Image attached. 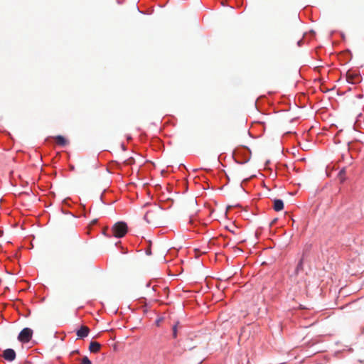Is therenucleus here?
Listing matches in <instances>:
<instances>
[{
  "label": "nucleus",
  "mask_w": 364,
  "mask_h": 364,
  "mask_svg": "<svg viewBox=\"0 0 364 364\" xmlns=\"http://www.w3.org/2000/svg\"><path fill=\"white\" fill-rule=\"evenodd\" d=\"M346 80L351 84H357L361 81V76L355 70H348L346 73Z\"/></svg>",
  "instance_id": "4"
},
{
  "label": "nucleus",
  "mask_w": 364,
  "mask_h": 364,
  "mask_svg": "<svg viewBox=\"0 0 364 364\" xmlns=\"http://www.w3.org/2000/svg\"><path fill=\"white\" fill-rule=\"evenodd\" d=\"M90 328L86 326H82L76 332L78 338H84L88 336Z\"/></svg>",
  "instance_id": "6"
},
{
  "label": "nucleus",
  "mask_w": 364,
  "mask_h": 364,
  "mask_svg": "<svg viewBox=\"0 0 364 364\" xmlns=\"http://www.w3.org/2000/svg\"><path fill=\"white\" fill-rule=\"evenodd\" d=\"M344 173H345V170H344V169H342V170L340 171V173H339V174H340L341 176L342 174H344Z\"/></svg>",
  "instance_id": "13"
},
{
  "label": "nucleus",
  "mask_w": 364,
  "mask_h": 364,
  "mask_svg": "<svg viewBox=\"0 0 364 364\" xmlns=\"http://www.w3.org/2000/svg\"><path fill=\"white\" fill-rule=\"evenodd\" d=\"M33 331L29 328H24L18 334V339L22 343H28L31 340Z\"/></svg>",
  "instance_id": "3"
},
{
  "label": "nucleus",
  "mask_w": 364,
  "mask_h": 364,
  "mask_svg": "<svg viewBox=\"0 0 364 364\" xmlns=\"http://www.w3.org/2000/svg\"><path fill=\"white\" fill-rule=\"evenodd\" d=\"M127 231V224L123 221L116 223L112 228V235L117 238L123 237Z\"/></svg>",
  "instance_id": "2"
},
{
  "label": "nucleus",
  "mask_w": 364,
  "mask_h": 364,
  "mask_svg": "<svg viewBox=\"0 0 364 364\" xmlns=\"http://www.w3.org/2000/svg\"><path fill=\"white\" fill-rule=\"evenodd\" d=\"M54 139L56 143L61 146H65L68 144V140L61 135H58L55 136Z\"/></svg>",
  "instance_id": "8"
},
{
  "label": "nucleus",
  "mask_w": 364,
  "mask_h": 364,
  "mask_svg": "<svg viewBox=\"0 0 364 364\" xmlns=\"http://www.w3.org/2000/svg\"><path fill=\"white\" fill-rule=\"evenodd\" d=\"M80 364H92V362L90 361V360L87 356H84L82 358Z\"/></svg>",
  "instance_id": "12"
},
{
  "label": "nucleus",
  "mask_w": 364,
  "mask_h": 364,
  "mask_svg": "<svg viewBox=\"0 0 364 364\" xmlns=\"http://www.w3.org/2000/svg\"><path fill=\"white\" fill-rule=\"evenodd\" d=\"M274 210L275 211H280L284 208V203L280 199H276L274 200Z\"/></svg>",
  "instance_id": "9"
},
{
  "label": "nucleus",
  "mask_w": 364,
  "mask_h": 364,
  "mask_svg": "<svg viewBox=\"0 0 364 364\" xmlns=\"http://www.w3.org/2000/svg\"><path fill=\"white\" fill-rule=\"evenodd\" d=\"M304 270V258H301L299 262H298L295 271H294V275L297 276L300 272H302Z\"/></svg>",
  "instance_id": "10"
},
{
  "label": "nucleus",
  "mask_w": 364,
  "mask_h": 364,
  "mask_svg": "<svg viewBox=\"0 0 364 364\" xmlns=\"http://www.w3.org/2000/svg\"><path fill=\"white\" fill-rule=\"evenodd\" d=\"M181 327L180 326V323L178 321H177L173 326L172 328V330H173V337L174 338H176L177 337V330L178 328Z\"/></svg>",
  "instance_id": "11"
},
{
  "label": "nucleus",
  "mask_w": 364,
  "mask_h": 364,
  "mask_svg": "<svg viewBox=\"0 0 364 364\" xmlns=\"http://www.w3.org/2000/svg\"><path fill=\"white\" fill-rule=\"evenodd\" d=\"M144 220L147 223L154 226H159L162 224V210L159 207L150 208L144 215Z\"/></svg>",
  "instance_id": "1"
},
{
  "label": "nucleus",
  "mask_w": 364,
  "mask_h": 364,
  "mask_svg": "<svg viewBox=\"0 0 364 364\" xmlns=\"http://www.w3.org/2000/svg\"><path fill=\"white\" fill-rule=\"evenodd\" d=\"M2 356L5 360L11 362L15 360L16 352L11 348H8L4 350Z\"/></svg>",
  "instance_id": "5"
},
{
  "label": "nucleus",
  "mask_w": 364,
  "mask_h": 364,
  "mask_svg": "<svg viewBox=\"0 0 364 364\" xmlns=\"http://www.w3.org/2000/svg\"><path fill=\"white\" fill-rule=\"evenodd\" d=\"M230 231L232 233H235L234 230H230Z\"/></svg>",
  "instance_id": "16"
},
{
  "label": "nucleus",
  "mask_w": 364,
  "mask_h": 364,
  "mask_svg": "<svg viewBox=\"0 0 364 364\" xmlns=\"http://www.w3.org/2000/svg\"><path fill=\"white\" fill-rule=\"evenodd\" d=\"M101 345L100 343L96 341H91L89 346V350L91 353H97L100 351Z\"/></svg>",
  "instance_id": "7"
},
{
  "label": "nucleus",
  "mask_w": 364,
  "mask_h": 364,
  "mask_svg": "<svg viewBox=\"0 0 364 364\" xmlns=\"http://www.w3.org/2000/svg\"><path fill=\"white\" fill-rule=\"evenodd\" d=\"M78 353H79L78 350H75L72 351L71 354L73 355V354Z\"/></svg>",
  "instance_id": "14"
},
{
  "label": "nucleus",
  "mask_w": 364,
  "mask_h": 364,
  "mask_svg": "<svg viewBox=\"0 0 364 364\" xmlns=\"http://www.w3.org/2000/svg\"><path fill=\"white\" fill-rule=\"evenodd\" d=\"M276 223V219H275V220H274L272 222V225L273 223Z\"/></svg>",
  "instance_id": "15"
}]
</instances>
